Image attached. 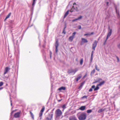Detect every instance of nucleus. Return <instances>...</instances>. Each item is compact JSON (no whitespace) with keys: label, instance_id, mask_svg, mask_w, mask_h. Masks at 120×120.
<instances>
[{"label":"nucleus","instance_id":"obj_1","mask_svg":"<svg viewBox=\"0 0 120 120\" xmlns=\"http://www.w3.org/2000/svg\"><path fill=\"white\" fill-rule=\"evenodd\" d=\"M55 114L56 118L59 119V118L60 116L62 115V112L61 110L60 109H58L55 111Z\"/></svg>","mask_w":120,"mask_h":120},{"label":"nucleus","instance_id":"obj_2","mask_svg":"<svg viewBox=\"0 0 120 120\" xmlns=\"http://www.w3.org/2000/svg\"><path fill=\"white\" fill-rule=\"evenodd\" d=\"M86 117V113H81L78 116V118L79 120H85Z\"/></svg>","mask_w":120,"mask_h":120},{"label":"nucleus","instance_id":"obj_3","mask_svg":"<svg viewBox=\"0 0 120 120\" xmlns=\"http://www.w3.org/2000/svg\"><path fill=\"white\" fill-rule=\"evenodd\" d=\"M21 112V111H19V112L15 113L14 115V117L15 118L19 117L20 116Z\"/></svg>","mask_w":120,"mask_h":120},{"label":"nucleus","instance_id":"obj_4","mask_svg":"<svg viewBox=\"0 0 120 120\" xmlns=\"http://www.w3.org/2000/svg\"><path fill=\"white\" fill-rule=\"evenodd\" d=\"M112 32V30L111 29H110V27H109V31H108V33L107 36V39L111 35Z\"/></svg>","mask_w":120,"mask_h":120},{"label":"nucleus","instance_id":"obj_5","mask_svg":"<svg viewBox=\"0 0 120 120\" xmlns=\"http://www.w3.org/2000/svg\"><path fill=\"white\" fill-rule=\"evenodd\" d=\"M59 45V43L58 39L56 40V42L55 44V46L56 48V52L57 53L58 52V47Z\"/></svg>","mask_w":120,"mask_h":120},{"label":"nucleus","instance_id":"obj_6","mask_svg":"<svg viewBox=\"0 0 120 120\" xmlns=\"http://www.w3.org/2000/svg\"><path fill=\"white\" fill-rule=\"evenodd\" d=\"M97 44V42L96 41H95L92 45V49L94 50H95V48Z\"/></svg>","mask_w":120,"mask_h":120},{"label":"nucleus","instance_id":"obj_7","mask_svg":"<svg viewBox=\"0 0 120 120\" xmlns=\"http://www.w3.org/2000/svg\"><path fill=\"white\" fill-rule=\"evenodd\" d=\"M10 69V68L9 67H6L4 69V74L5 75L9 71Z\"/></svg>","mask_w":120,"mask_h":120},{"label":"nucleus","instance_id":"obj_8","mask_svg":"<svg viewBox=\"0 0 120 120\" xmlns=\"http://www.w3.org/2000/svg\"><path fill=\"white\" fill-rule=\"evenodd\" d=\"M102 79L101 78L99 77H98L96 79L94 80L95 81L93 83H95L99 82Z\"/></svg>","mask_w":120,"mask_h":120},{"label":"nucleus","instance_id":"obj_9","mask_svg":"<svg viewBox=\"0 0 120 120\" xmlns=\"http://www.w3.org/2000/svg\"><path fill=\"white\" fill-rule=\"evenodd\" d=\"M73 9L77 11H78V8L77 7H75H75L73 6L72 7L70 11L71 12H72L74 11L73 10Z\"/></svg>","mask_w":120,"mask_h":120},{"label":"nucleus","instance_id":"obj_10","mask_svg":"<svg viewBox=\"0 0 120 120\" xmlns=\"http://www.w3.org/2000/svg\"><path fill=\"white\" fill-rule=\"evenodd\" d=\"M82 42L81 43V45H82V43L83 42L84 43H87L88 42V41L85 38H82L81 39Z\"/></svg>","mask_w":120,"mask_h":120},{"label":"nucleus","instance_id":"obj_11","mask_svg":"<svg viewBox=\"0 0 120 120\" xmlns=\"http://www.w3.org/2000/svg\"><path fill=\"white\" fill-rule=\"evenodd\" d=\"M53 113H52L51 112H50L49 113L48 115V117L49 118H50L52 119L53 117Z\"/></svg>","mask_w":120,"mask_h":120},{"label":"nucleus","instance_id":"obj_12","mask_svg":"<svg viewBox=\"0 0 120 120\" xmlns=\"http://www.w3.org/2000/svg\"><path fill=\"white\" fill-rule=\"evenodd\" d=\"M82 16H80L78 18L72 20V22H74L77 20H79V19H81L82 18Z\"/></svg>","mask_w":120,"mask_h":120},{"label":"nucleus","instance_id":"obj_13","mask_svg":"<svg viewBox=\"0 0 120 120\" xmlns=\"http://www.w3.org/2000/svg\"><path fill=\"white\" fill-rule=\"evenodd\" d=\"M69 120H77L76 117L74 116H71L69 118Z\"/></svg>","mask_w":120,"mask_h":120},{"label":"nucleus","instance_id":"obj_14","mask_svg":"<svg viewBox=\"0 0 120 120\" xmlns=\"http://www.w3.org/2000/svg\"><path fill=\"white\" fill-rule=\"evenodd\" d=\"M82 77V75L81 74H80L78 75L77 78L75 79L76 80V82H77Z\"/></svg>","mask_w":120,"mask_h":120},{"label":"nucleus","instance_id":"obj_15","mask_svg":"<svg viewBox=\"0 0 120 120\" xmlns=\"http://www.w3.org/2000/svg\"><path fill=\"white\" fill-rule=\"evenodd\" d=\"M45 109V107L44 106H43L42 107V109L40 111V112L39 113V114H41V115L43 114V112L44 111Z\"/></svg>","mask_w":120,"mask_h":120},{"label":"nucleus","instance_id":"obj_16","mask_svg":"<svg viewBox=\"0 0 120 120\" xmlns=\"http://www.w3.org/2000/svg\"><path fill=\"white\" fill-rule=\"evenodd\" d=\"M73 69H71L68 70L67 72L69 74H70L71 73H73Z\"/></svg>","mask_w":120,"mask_h":120},{"label":"nucleus","instance_id":"obj_17","mask_svg":"<svg viewBox=\"0 0 120 120\" xmlns=\"http://www.w3.org/2000/svg\"><path fill=\"white\" fill-rule=\"evenodd\" d=\"M105 83V82L104 81H102L100 82V83L98 84V85L99 86H101L102 85H103Z\"/></svg>","mask_w":120,"mask_h":120},{"label":"nucleus","instance_id":"obj_18","mask_svg":"<svg viewBox=\"0 0 120 120\" xmlns=\"http://www.w3.org/2000/svg\"><path fill=\"white\" fill-rule=\"evenodd\" d=\"M66 89V87H65L62 86L61 87L58 89V90H65Z\"/></svg>","mask_w":120,"mask_h":120},{"label":"nucleus","instance_id":"obj_19","mask_svg":"<svg viewBox=\"0 0 120 120\" xmlns=\"http://www.w3.org/2000/svg\"><path fill=\"white\" fill-rule=\"evenodd\" d=\"M85 108L86 107L85 106H82L79 109L81 110H83L85 109Z\"/></svg>","mask_w":120,"mask_h":120},{"label":"nucleus","instance_id":"obj_20","mask_svg":"<svg viewBox=\"0 0 120 120\" xmlns=\"http://www.w3.org/2000/svg\"><path fill=\"white\" fill-rule=\"evenodd\" d=\"M51 14H49L48 15H46L47 19L48 20H49V19H50L51 18Z\"/></svg>","mask_w":120,"mask_h":120},{"label":"nucleus","instance_id":"obj_21","mask_svg":"<svg viewBox=\"0 0 120 120\" xmlns=\"http://www.w3.org/2000/svg\"><path fill=\"white\" fill-rule=\"evenodd\" d=\"M95 85H93L91 87V88H90L89 90V92H91L93 90L92 89L95 88Z\"/></svg>","mask_w":120,"mask_h":120},{"label":"nucleus","instance_id":"obj_22","mask_svg":"<svg viewBox=\"0 0 120 120\" xmlns=\"http://www.w3.org/2000/svg\"><path fill=\"white\" fill-rule=\"evenodd\" d=\"M98 86H99L98 85V84L96 86V88L95 87V88H94V91H96L98 89H99V87H98Z\"/></svg>","mask_w":120,"mask_h":120},{"label":"nucleus","instance_id":"obj_23","mask_svg":"<svg viewBox=\"0 0 120 120\" xmlns=\"http://www.w3.org/2000/svg\"><path fill=\"white\" fill-rule=\"evenodd\" d=\"M68 13H69V11L68 10L65 13V14L64 15V18H65L67 16V15L68 14Z\"/></svg>","mask_w":120,"mask_h":120},{"label":"nucleus","instance_id":"obj_24","mask_svg":"<svg viewBox=\"0 0 120 120\" xmlns=\"http://www.w3.org/2000/svg\"><path fill=\"white\" fill-rule=\"evenodd\" d=\"M95 69H94L92 71H91L90 73V75H93L94 73H95Z\"/></svg>","mask_w":120,"mask_h":120},{"label":"nucleus","instance_id":"obj_25","mask_svg":"<svg viewBox=\"0 0 120 120\" xmlns=\"http://www.w3.org/2000/svg\"><path fill=\"white\" fill-rule=\"evenodd\" d=\"M74 38L71 36H70L69 38V41H72L73 40Z\"/></svg>","mask_w":120,"mask_h":120},{"label":"nucleus","instance_id":"obj_26","mask_svg":"<svg viewBox=\"0 0 120 120\" xmlns=\"http://www.w3.org/2000/svg\"><path fill=\"white\" fill-rule=\"evenodd\" d=\"M67 105V104H64V105L62 106V108L63 109V111L66 108V106Z\"/></svg>","mask_w":120,"mask_h":120},{"label":"nucleus","instance_id":"obj_27","mask_svg":"<svg viewBox=\"0 0 120 120\" xmlns=\"http://www.w3.org/2000/svg\"><path fill=\"white\" fill-rule=\"evenodd\" d=\"M42 115L40 114H39V117L38 118V120H41L42 119Z\"/></svg>","mask_w":120,"mask_h":120},{"label":"nucleus","instance_id":"obj_28","mask_svg":"<svg viewBox=\"0 0 120 120\" xmlns=\"http://www.w3.org/2000/svg\"><path fill=\"white\" fill-rule=\"evenodd\" d=\"M85 82H82L81 83L79 87V88L80 87H82V86H83V85L84 84Z\"/></svg>","mask_w":120,"mask_h":120},{"label":"nucleus","instance_id":"obj_29","mask_svg":"<svg viewBox=\"0 0 120 120\" xmlns=\"http://www.w3.org/2000/svg\"><path fill=\"white\" fill-rule=\"evenodd\" d=\"M104 109H99L98 111V112L99 113H101L102 112H103L104 111Z\"/></svg>","mask_w":120,"mask_h":120},{"label":"nucleus","instance_id":"obj_30","mask_svg":"<svg viewBox=\"0 0 120 120\" xmlns=\"http://www.w3.org/2000/svg\"><path fill=\"white\" fill-rule=\"evenodd\" d=\"M52 73L51 72H50V78H51L50 80H51V82H53V78H52Z\"/></svg>","mask_w":120,"mask_h":120},{"label":"nucleus","instance_id":"obj_31","mask_svg":"<svg viewBox=\"0 0 120 120\" xmlns=\"http://www.w3.org/2000/svg\"><path fill=\"white\" fill-rule=\"evenodd\" d=\"M78 70V69L77 68H75L74 70L73 69V73H74V74Z\"/></svg>","mask_w":120,"mask_h":120},{"label":"nucleus","instance_id":"obj_32","mask_svg":"<svg viewBox=\"0 0 120 120\" xmlns=\"http://www.w3.org/2000/svg\"><path fill=\"white\" fill-rule=\"evenodd\" d=\"M11 13L10 12V13H9L6 16V18H7V19L8 18H9V17H10V15H11Z\"/></svg>","mask_w":120,"mask_h":120},{"label":"nucleus","instance_id":"obj_33","mask_svg":"<svg viewBox=\"0 0 120 120\" xmlns=\"http://www.w3.org/2000/svg\"><path fill=\"white\" fill-rule=\"evenodd\" d=\"M83 62V59H81L80 60V64L81 65H82Z\"/></svg>","mask_w":120,"mask_h":120},{"label":"nucleus","instance_id":"obj_34","mask_svg":"<svg viewBox=\"0 0 120 120\" xmlns=\"http://www.w3.org/2000/svg\"><path fill=\"white\" fill-rule=\"evenodd\" d=\"M30 113L32 118L33 119H34V116L33 113L31 112H30Z\"/></svg>","mask_w":120,"mask_h":120},{"label":"nucleus","instance_id":"obj_35","mask_svg":"<svg viewBox=\"0 0 120 120\" xmlns=\"http://www.w3.org/2000/svg\"><path fill=\"white\" fill-rule=\"evenodd\" d=\"M76 34V32H74L72 33V35L71 36L74 38L75 36V35Z\"/></svg>","mask_w":120,"mask_h":120},{"label":"nucleus","instance_id":"obj_36","mask_svg":"<svg viewBox=\"0 0 120 120\" xmlns=\"http://www.w3.org/2000/svg\"><path fill=\"white\" fill-rule=\"evenodd\" d=\"M92 112V110L91 109L88 110L87 111V112L88 113H91Z\"/></svg>","mask_w":120,"mask_h":120},{"label":"nucleus","instance_id":"obj_37","mask_svg":"<svg viewBox=\"0 0 120 120\" xmlns=\"http://www.w3.org/2000/svg\"><path fill=\"white\" fill-rule=\"evenodd\" d=\"M95 69H96V70H97L98 71H99L100 69H99V68H98L97 66L96 65H95Z\"/></svg>","mask_w":120,"mask_h":120},{"label":"nucleus","instance_id":"obj_38","mask_svg":"<svg viewBox=\"0 0 120 120\" xmlns=\"http://www.w3.org/2000/svg\"><path fill=\"white\" fill-rule=\"evenodd\" d=\"M33 26L32 25H31V26H30L29 25L28 27L26 29V30L25 31V32L26 30L28 29L31 26Z\"/></svg>","mask_w":120,"mask_h":120},{"label":"nucleus","instance_id":"obj_39","mask_svg":"<svg viewBox=\"0 0 120 120\" xmlns=\"http://www.w3.org/2000/svg\"><path fill=\"white\" fill-rule=\"evenodd\" d=\"M52 119L49 118L48 117H47L46 119V120H51Z\"/></svg>","mask_w":120,"mask_h":120},{"label":"nucleus","instance_id":"obj_40","mask_svg":"<svg viewBox=\"0 0 120 120\" xmlns=\"http://www.w3.org/2000/svg\"><path fill=\"white\" fill-rule=\"evenodd\" d=\"M48 26H47L48 28H47V30L45 31V32L46 33V34H47L48 33Z\"/></svg>","mask_w":120,"mask_h":120},{"label":"nucleus","instance_id":"obj_41","mask_svg":"<svg viewBox=\"0 0 120 120\" xmlns=\"http://www.w3.org/2000/svg\"><path fill=\"white\" fill-rule=\"evenodd\" d=\"M93 59V56H91V58H90V63L92 62V60Z\"/></svg>","mask_w":120,"mask_h":120},{"label":"nucleus","instance_id":"obj_42","mask_svg":"<svg viewBox=\"0 0 120 120\" xmlns=\"http://www.w3.org/2000/svg\"><path fill=\"white\" fill-rule=\"evenodd\" d=\"M3 84V83L2 82H0V86H2Z\"/></svg>","mask_w":120,"mask_h":120},{"label":"nucleus","instance_id":"obj_43","mask_svg":"<svg viewBox=\"0 0 120 120\" xmlns=\"http://www.w3.org/2000/svg\"><path fill=\"white\" fill-rule=\"evenodd\" d=\"M49 53H50V58H51V57H52V52L50 51Z\"/></svg>","mask_w":120,"mask_h":120},{"label":"nucleus","instance_id":"obj_44","mask_svg":"<svg viewBox=\"0 0 120 120\" xmlns=\"http://www.w3.org/2000/svg\"><path fill=\"white\" fill-rule=\"evenodd\" d=\"M87 97H88L87 96H86V95H85V96H83V97H82V98H87Z\"/></svg>","mask_w":120,"mask_h":120},{"label":"nucleus","instance_id":"obj_45","mask_svg":"<svg viewBox=\"0 0 120 120\" xmlns=\"http://www.w3.org/2000/svg\"><path fill=\"white\" fill-rule=\"evenodd\" d=\"M78 28L79 29H81V26L80 25H79L78 26Z\"/></svg>","mask_w":120,"mask_h":120},{"label":"nucleus","instance_id":"obj_46","mask_svg":"<svg viewBox=\"0 0 120 120\" xmlns=\"http://www.w3.org/2000/svg\"><path fill=\"white\" fill-rule=\"evenodd\" d=\"M107 39H107V38H106V39L105 40V41L104 42V43H103V45H105V44H106V42Z\"/></svg>","mask_w":120,"mask_h":120},{"label":"nucleus","instance_id":"obj_47","mask_svg":"<svg viewBox=\"0 0 120 120\" xmlns=\"http://www.w3.org/2000/svg\"><path fill=\"white\" fill-rule=\"evenodd\" d=\"M116 57L117 59V62H119L120 61L119 58L117 56H116Z\"/></svg>","mask_w":120,"mask_h":120},{"label":"nucleus","instance_id":"obj_48","mask_svg":"<svg viewBox=\"0 0 120 120\" xmlns=\"http://www.w3.org/2000/svg\"><path fill=\"white\" fill-rule=\"evenodd\" d=\"M41 52L43 53V55L45 56V52H44V50L43 49V50H42L41 51Z\"/></svg>","mask_w":120,"mask_h":120},{"label":"nucleus","instance_id":"obj_49","mask_svg":"<svg viewBox=\"0 0 120 120\" xmlns=\"http://www.w3.org/2000/svg\"><path fill=\"white\" fill-rule=\"evenodd\" d=\"M66 31H65V30H63V31L62 32V33H64V34H66Z\"/></svg>","mask_w":120,"mask_h":120},{"label":"nucleus","instance_id":"obj_50","mask_svg":"<svg viewBox=\"0 0 120 120\" xmlns=\"http://www.w3.org/2000/svg\"><path fill=\"white\" fill-rule=\"evenodd\" d=\"M13 110V111H12L11 112V115H12V114H13V112H14L15 111V110Z\"/></svg>","mask_w":120,"mask_h":120},{"label":"nucleus","instance_id":"obj_51","mask_svg":"<svg viewBox=\"0 0 120 120\" xmlns=\"http://www.w3.org/2000/svg\"><path fill=\"white\" fill-rule=\"evenodd\" d=\"M54 110V108L52 110H51V111L50 112H51L52 113H53V111Z\"/></svg>","mask_w":120,"mask_h":120},{"label":"nucleus","instance_id":"obj_52","mask_svg":"<svg viewBox=\"0 0 120 120\" xmlns=\"http://www.w3.org/2000/svg\"><path fill=\"white\" fill-rule=\"evenodd\" d=\"M35 4V2H33V3L32 4V5L33 6H34Z\"/></svg>","mask_w":120,"mask_h":120},{"label":"nucleus","instance_id":"obj_53","mask_svg":"<svg viewBox=\"0 0 120 120\" xmlns=\"http://www.w3.org/2000/svg\"><path fill=\"white\" fill-rule=\"evenodd\" d=\"M117 46L118 48L120 49V44L118 45Z\"/></svg>","mask_w":120,"mask_h":120},{"label":"nucleus","instance_id":"obj_54","mask_svg":"<svg viewBox=\"0 0 120 120\" xmlns=\"http://www.w3.org/2000/svg\"><path fill=\"white\" fill-rule=\"evenodd\" d=\"M87 75V74H86L83 77V79H84L85 78V77Z\"/></svg>","mask_w":120,"mask_h":120},{"label":"nucleus","instance_id":"obj_55","mask_svg":"<svg viewBox=\"0 0 120 120\" xmlns=\"http://www.w3.org/2000/svg\"><path fill=\"white\" fill-rule=\"evenodd\" d=\"M93 52L94 51H92L91 53V56H93Z\"/></svg>","mask_w":120,"mask_h":120},{"label":"nucleus","instance_id":"obj_56","mask_svg":"<svg viewBox=\"0 0 120 120\" xmlns=\"http://www.w3.org/2000/svg\"><path fill=\"white\" fill-rule=\"evenodd\" d=\"M89 35V34H84V36H86V35Z\"/></svg>","mask_w":120,"mask_h":120},{"label":"nucleus","instance_id":"obj_57","mask_svg":"<svg viewBox=\"0 0 120 120\" xmlns=\"http://www.w3.org/2000/svg\"><path fill=\"white\" fill-rule=\"evenodd\" d=\"M10 102H11V106L12 105V101L11 100H10Z\"/></svg>","mask_w":120,"mask_h":120},{"label":"nucleus","instance_id":"obj_58","mask_svg":"<svg viewBox=\"0 0 120 120\" xmlns=\"http://www.w3.org/2000/svg\"><path fill=\"white\" fill-rule=\"evenodd\" d=\"M3 88V87H0V90H2Z\"/></svg>","mask_w":120,"mask_h":120},{"label":"nucleus","instance_id":"obj_59","mask_svg":"<svg viewBox=\"0 0 120 120\" xmlns=\"http://www.w3.org/2000/svg\"><path fill=\"white\" fill-rule=\"evenodd\" d=\"M66 25H65L64 27V29H63L64 30H65V29H66Z\"/></svg>","mask_w":120,"mask_h":120},{"label":"nucleus","instance_id":"obj_60","mask_svg":"<svg viewBox=\"0 0 120 120\" xmlns=\"http://www.w3.org/2000/svg\"><path fill=\"white\" fill-rule=\"evenodd\" d=\"M107 5V6H108V4H109V2H107L106 3Z\"/></svg>","mask_w":120,"mask_h":120},{"label":"nucleus","instance_id":"obj_61","mask_svg":"<svg viewBox=\"0 0 120 120\" xmlns=\"http://www.w3.org/2000/svg\"><path fill=\"white\" fill-rule=\"evenodd\" d=\"M62 100V99H61V100H58V101L59 102H60V101H61Z\"/></svg>","mask_w":120,"mask_h":120},{"label":"nucleus","instance_id":"obj_62","mask_svg":"<svg viewBox=\"0 0 120 120\" xmlns=\"http://www.w3.org/2000/svg\"><path fill=\"white\" fill-rule=\"evenodd\" d=\"M43 47L44 48H45V45H43Z\"/></svg>","mask_w":120,"mask_h":120},{"label":"nucleus","instance_id":"obj_63","mask_svg":"<svg viewBox=\"0 0 120 120\" xmlns=\"http://www.w3.org/2000/svg\"><path fill=\"white\" fill-rule=\"evenodd\" d=\"M76 5V3H74L73 4V5Z\"/></svg>","mask_w":120,"mask_h":120},{"label":"nucleus","instance_id":"obj_64","mask_svg":"<svg viewBox=\"0 0 120 120\" xmlns=\"http://www.w3.org/2000/svg\"><path fill=\"white\" fill-rule=\"evenodd\" d=\"M94 34V32H93L91 33L90 35L92 34Z\"/></svg>","mask_w":120,"mask_h":120}]
</instances>
